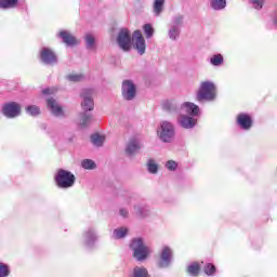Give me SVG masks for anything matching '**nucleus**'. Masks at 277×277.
<instances>
[{
	"mask_svg": "<svg viewBox=\"0 0 277 277\" xmlns=\"http://www.w3.org/2000/svg\"><path fill=\"white\" fill-rule=\"evenodd\" d=\"M130 277H148V268L144 266H135Z\"/></svg>",
	"mask_w": 277,
	"mask_h": 277,
	"instance_id": "nucleus-23",
	"label": "nucleus"
},
{
	"mask_svg": "<svg viewBox=\"0 0 277 277\" xmlns=\"http://www.w3.org/2000/svg\"><path fill=\"white\" fill-rule=\"evenodd\" d=\"M168 36L170 40H173V41L179 40V37L181 36V27L170 25Z\"/></svg>",
	"mask_w": 277,
	"mask_h": 277,
	"instance_id": "nucleus-25",
	"label": "nucleus"
},
{
	"mask_svg": "<svg viewBox=\"0 0 277 277\" xmlns=\"http://www.w3.org/2000/svg\"><path fill=\"white\" fill-rule=\"evenodd\" d=\"M180 114H186V116L196 118L200 116V107L192 102H184L180 106Z\"/></svg>",
	"mask_w": 277,
	"mask_h": 277,
	"instance_id": "nucleus-12",
	"label": "nucleus"
},
{
	"mask_svg": "<svg viewBox=\"0 0 277 277\" xmlns=\"http://www.w3.org/2000/svg\"><path fill=\"white\" fill-rule=\"evenodd\" d=\"M91 122H92V114L84 111L79 115L80 127H83V128L90 127Z\"/></svg>",
	"mask_w": 277,
	"mask_h": 277,
	"instance_id": "nucleus-21",
	"label": "nucleus"
},
{
	"mask_svg": "<svg viewBox=\"0 0 277 277\" xmlns=\"http://www.w3.org/2000/svg\"><path fill=\"white\" fill-rule=\"evenodd\" d=\"M147 170L149 174H157V172H159V164L150 159L147 161Z\"/></svg>",
	"mask_w": 277,
	"mask_h": 277,
	"instance_id": "nucleus-30",
	"label": "nucleus"
},
{
	"mask_svg": "<svg viewBox=\"0 0 277 277\" xmlns=\"http://www.w3.org/2000/svg\"><path fill=\"white\" fill-rule=\"evenodd\" d=\"M236 122L238 127L242 129V131H250L252 129V117L246 113H240L236 117Z\"/></svg>",
	"mask_w": 277,
	"mask_h": 277,
	"instance_id": "nucleus-14",
	"label": "nucleus"
},
{
	"mask_svg": "<svg viewBox=\"0 0 277 277\" xmlns=\"http://www.w3.org/2000/svg\"><path fill=\"white\" fill-rule=\"evenodd\" d=\"M163 10H166V0H154L151 5L153 15L159 17L163 14Z\"/></svg>",
	"mask_w": 277,
	"mask_h": 277,
	"instance_id": "nucleus-20",
	"label": "nucleus"
},
{
	"mask_svg": "<svg viewBox=\"0 0 277 277\" xmlns=\"http://www.w3.org/2000/svg\"><path fill=\"white\" fill-rule=\"evenodd\" d=\"M42 94H53V89H43Z\"/></svg>",
	"mask_w": 277,
	"mask_h": 277,
	"instance_id": "nucleus-43",
	"label": "nucleus"
},
{
	"mask_svg": "<svg viewBox=\"0 0 277 277\" xmlns=\"http://www.w3.org/2000/svg\"><path fill=\"white\" fill-rule=\"evenodd\" d=\"M172 263H174V251L169 246H163L158 254L156 265L159 269H168L172 267Z\"/></svg>",
	"mask_w": 277,
	"mask_h": 277,
	"instance_id": "nucleus-6",
	"label": "nucleus"
},
{
	"mask_svg": "<svg viewBox=\"0 0 277 277\" xmlns=\"http://www.w3.org/2000/svg\"><path fill=\"white\" fill-rule=\"evenodd\" d=\"M130 250H132V256L138 262L146 261L150 254H153V249L144 242V238H134L130 242Z\"/></svg>",
	"mask_w": 277,
	"mask_h": 277,
	"instance_id": "nucleus-3",
	"label": "nucleus"
},
{
	"mask_svg": "<svg viewBox=\"0 0 277 277\" xmlns=\"http://www.w3.org/2000/svg\"><path fill=\"white\" fill-rule=\"evenodd\" d=\"M176 134V130L174 124L170 121H162L157 130V135L160 142L164 144H170L174 141V135Z\"/></svg>",
	"mask_w": 277,
	"mask_h": 277,
	"instance_id": "nucleus-5",
	"label": "nucleus"
},
{
	"mask_svg": "<svg viewBox=\"0 0 277 277\" xmlns=\"http://www.w3.org/2000/svg\"><path fill=\"white\" fill-rule=\"evenodd\" d=\"M83 79L82 74H71L67 76V80L77 83Z\"/></svg>",
	"mask_w": 277,
	"mask_h": 277,
	"instance_id": "nucleus-39",
	"label": "nucleus"
},
{
	"mask_svg": "<svg viewBox=\"0 0 277 277\" xmlns=\"http://www.w3.org/2000/svg\"><path fill=\"white\" fill-rule=\"evenodd\" d=\"M167 170H170V172H174L179 168V163L174 160H169L166 163Z\"/></svg>",
	"mask_w": 277,
	"mask_h": 277,
	"instance_id": "nucleus-40",
	"label": "nucleus"
},
{
	"mask_svg": "<svg viewBox=\"0 0 277 277\" xmlns=\"http://www.w3.org/2000/svg\"><path fill=\"white\" fill-rule=\"evenodd\" d=\"M26 113L29 115V116H40V107L36 106V105H30V106H27L26 107Z\"/></svg>",
	"mask_w": 277,
	"mask_h": 277,
	"instance_id": "nucleus-34",
	"label": "nucleus"
},
{
	"mask_svg": "<svg viewBox=\"0 0 277 277\" xmlns=\"http://www.w3.org/2000/svg\"><path fill=\"white\" fill-rule=\"evenodd\" d=\"M162 109L169 111L170 114H175L176 111L181 113V106L174 100H167L162 102Z\"/></svg>",
	"mask_w": 277,
	"mask_h": 277,
	"instance_id": "nucleus-19",
	"label": "nucleus"
},
{
	"mask_svg": "<svg viewBox=\"0 0 277 277\" xmlns=\"http://www.w3.org/2000/svg\"><path fill=\"white\" fill-rule=\"evenodd\" d=\"M273 25L275 27H277V10L275 11L274 15H273Z\"/></svg>",
	"mask_w": 277,
	"mask_h": 277,
	"instance_id": "nucleus-42",
	"label": "nucleus"
},
{
	"mask_svg": "<svg viewBox=\"0 0 277 277\" xmlns=\"http://www.w3.org/2000/svg\"><path fill=\"white\" fill-rule=\"evenodd\" d=\"M10 265L0 262V277H8L10 276Z\"/></svg>",
	"mask_w": 277,
	"mask_h": 277,
	"instance_id": "nucleus-35",
	"label": "nucleus"
},
{
	"mask_svg": "<svg viewBox=\"0 0 277 277\" xmlns=\"http://www.w3.org/2000/svg\"><path fill=\"white\" fill-rule=\"evenodd\" d=\"M91 142L93 146L101 148L103 144H105V135H101L98 133L91 135Z\"/></svg>",
	"mask_w": 277,
	"mask_h": 277,
	"instance_id": "nucleus-27",
	"label": "nucleus"
},
{
	"mask_svg": "<svg viewBox=\"0 0 277 277\" xmlns=\"http://www.w3.org/2000/svg\"><path fill=\"white\" fill-rule=\"evenodd\" d=\"M2 114L5 118H18V116H21V104L16 102L4 104Z\"/></svg>",
	"mask_w": 277,
	"mask_h": 277,
	"instance_id": "nucleus-10",
	"label": "nucleus"
},
{
	"mask_svg": "<svg viewBox=\"0 0 277 277\" xmlns=\"http://www.w3.org/2000/svg\"><path fill=\"white\" fill-rule=\"evenodd\" d=\"M81 166L84 170H94L96 169V162L92 159H84L81 162Z\"/></svg>",
	"mask_w": 277,
	"mask_h": 277,
	"instance_id": "nucleus-32",
	"label": "nucleus"
},
{
	"mask_svg": "<svg viewBox=\"0 0 277 277\" xmlns=\"http://www.w3.org/2000/svg\"><path fill=\"white\" fill-rule=\"evenodd\" d=\"M48 103V107L51 111V114H53V116H55L56 118H64V109H62V106H60V104H57V101H55V98L50 97L47 101Z\"/></svg>",
	"mask_w": 277,
	"mask_h": 277,
	"instance_id": "nucleus-16",
	"label": "nucleus"
},
{
	"mask_svg": "<svg viewBox=\"0 0 277 277\" xmlns=\"http://www.w3.org/2000/svg\"><path fill=\"white\" fill-rule=\"evenodd\" d=\"M84 41L87 44V49H94V43L96 42V39L94 38V35L88 32L84 36Z\"/></svg>",
	"mask_w": 277,
	"mask_h": 277,
	"instance_id": "nucleus-31",
	"label": "nucleus"
},
{
	"mask_svg": "<svg viewBox=\"0 0 277 277\" xmlns=\"http://www.w3.org/2000/svg\"><path fill=\"white\" fill-rule=\"evenodd\" d=\"M211 66H222L224 64V56L222 54H214L210 57Z\"/></svg>",
	"mask_w": 277,
	"mask_h": 277,
	"instance_id": "nucleus-28",
	"label": "nucleus"
},
{
	"mask_svg": "<svg viewBox=\"0 0 277 277\" xmlns=\"http://www.w3.org/2000/svg\"><path fill=\"white\" fill-rule=\"evenodd\" d=\"M39 55L42 64L47 66H55L57 64V54L51 48H42Z\"/></svg>",
	"mask_w": 277,
	"mask_h": 277,
	"instance_id": "nucleus-9",
	"label": "nucleus"
},
{
	"mask_svg": "<svg viewBox=\"0 0 277 277\" xmlns=\"http://www.w3.org/2000/svg\"><path fill=\"white\" fill-rule=\"evenodd\" d=\"M18 5V0H0V10H12Z\"/></svg>",
	"mask_w": 277,
	"mask_h": 277,
	"instance_id": "nucleus-24",
	"label": "nucleus"
},
{
	"mask_svg": "<svg viewBox=\"0 0 277 277\" xmlns=\"http://www.w3.org/2000/svg\"><path fill=\"white\" fill-rule=\"evenodd\" d=\"M119 215H120L121 217H124V219L129 217V209H127V208H120V209H119Z\"/></svg>",
	"mask_w": 277,
	"mask_h": 277,
	"instance_id": "nucleus-41",
	"label": "nucleus"
},
{
	"mask_svg": "<svg viewBox=\"0 0 277 277\" xmlns=\"http://www.w3.org/2000/svg\"><path fill=\"white\" fill-rule=\"evenodd\" d=\"M249 2L254 10H263V5L265 4V0H249Z\"/></svg>",
	"mask_w": 277,
	"mask_h": 277,
	"instance_id": "nucleus-38",
	"label": "nucleus"
},
{
	"mask_svg": "<svg viewBox=\"0 0 277 277\" xmlns=\"http://www.w3.org/2000/svg\"><path fill=\"white\" fill-rule=\"evenodd\" d=\"M129 234V228L118 227L113 232V239H124V236Z\"/></svg>",
	"mask_w": 277,
	"mask_h": 277,
	"instance_id": "nucleus-26",
	"label": "nucleus"
},
{
	"mask_svg": "<svg viewBox=\"0 0 277 277\" xmlns=\"http://www.w3.org/2000/svg\"><path fill=\"white\" fill-rule=\"evenodd\" d=\"M131 42H133L134 49L138 55L146 53V40L142 35V31L135 30L131 37V31L127 28H121L117 36V44L121 51H131Z\"/></svg>",
	"mask_w": 277,
	"mask_h": 277,
	"instance_id": "nucleus-1",
	"label": "nucleus"
},
{
	"mask_svg": "<svg viewBox=\"0 0 277 277\" xmlns=\"http://www.w3.org/2000/svg\"><path fill=\"white\" fill-rule=\"evenodd\" d=\"M184 16L181 15V14H177L175 16L172 17V21H171V26L173 27H181L183 25V21H184Z\"/></svg>",
	"mask_w": 277,
	"mask_h": 277,
	"instance_id": "nucleus-33",
	"label": "nucleus"
},
{
	"mask_svg": "<svg viewBox=\"0 0 277 277\" xmlns=\"http://www.w3.org/2000/svg\"><path fill=\"white\" fill-rule=\"evenodd\" d=\"M143 146L144 145H142V143L138 140L132 138L126 147V153L129 157L137 155V153L142 150Z\"/></svg>",
	"mask_w": 277,
	"mask_h": 277,
	"instance_id": "nucleus-17",
	"label": "nucleus"
},
{
	"mask_svg": "<svg viewBox=\"0 0 277 277\" xmlns=\"http://www.w3.org/2000/svg\"><path fill=\"white\" fill-rule=\"evenodd\" d=\"M217 98V87L214 81L205 80L199 83L196 92V101L198 103H213Z\"/></svg>",
	"mask_w": 277,
	"mask_h": 277,
	"instance_id": "nucleus-2",
	"label": "nucleus"
},
{
	"mask_svg": "<svg viewBox=\"0 0 277 277\" xmlns=\"http://www.w3.org/2000/svg\"><path fill=\"white\" fill-rule=\"evenodd\" d=\"M121 94L124 101H133L137 94V88L133 80H123L121 85Z\"/></svg>",
	"mask_w": 277,
	"mask_h": 277,
	"instance_id": "nucleus-8",
	"label": "nucleus"
},
{
	"mask_svg": "<svg viewBox=\"0 0 277 277\" xmlns=\"http://www.w3.org/2000/svg\"><path fill=\"white\" fill-rule=\"evenodd\" d=\"M81 241L83 248L87 250H94L96 248V242L98 241V229L94 226L84 229Z\"/></svg>",
	"mask_w": 277,
	"mask_h": 277,
	"instance_id": "nucleus-7",
	"label": "nucleus"
},
{
	"mask_svg": "<svg viewBox=\"0 0 277 277\" xmlns=\"http://www.w3.org/2000/svg\"><path fill=\"white\" fill-rule=\"evenodd\" d=\"M77 177L72 172L64 169H60L54 175V183L58 189H70L75 187Z\"/></svg>",
	"mask_w": 277,
	"mask_h": 277,
	"instance_id": "nucleus-4",
	"label": "nucleus"
},
{
	"mask_svg": "<svg viewBox=\"0 0 277 277\" xmlns=\"http://www.w3.org/2000/svg\"><path fill=\"white\" fill-rule=\"evenodd\" d=\"M187 272L190 276H198V274H200V264H198V262L192 263L188 265Z\"/></svg>",
	"mask_w": 277,
	"mask_h": 277,
	"instance_id": "nucleus-29",
	"label": "nucleus"
},
{
	"mask_svg": "<svg viewBox=\"0 0 277 277\" xmlns=\"http://www.w3.org/2000/svg\"><path fill=\"white\" fill-rule=\"evenodd\" d=\"M144 29V34L146 36V38H153V35L155 34V29L153 28V26L150 24H145L143 26Z\"/></svg>",
	"mask_w": 277,
	"mask_h": 277,
	"instance_id": "nucleus-37",
	"label": "nucleus"
},
{
	"mask_svg": "<svg viewBox=\"0 0 277 277\" xmlns=\"http://www.w3.org/2000/svg\"><path fill=\"white\" fill-rule=\"evenodd\" d=\"M203 272L207 276H214L215 265H213L212 263H207L203 267Z\"/></svg>",
	"mask_w": 277,
	"mask_h": 277,
	"instance_id": "nucleus-36",
	"label": "nucleus"
},
{
	"mask_svg": "<svg viewBox=\"0 0 277 277\" xmlns=\"http://www.w3.org/2000/svg\"><path fill=\"white\" fill-rule=\"evenodd\" d=\"M58 38H61L67 47H75L76 44H79V41L72 34L68 32V30H61L58 32Z\"/></svg>",
	"mask_w": 277,
	"mask_h": 277,
	"instance_id": "nucleus-18",
	"label": "nucleus"
},
{
	"mask_svg": "<svg viewBox=\"0 0 277 277\" xmlns=\"http://www.w3.org/2000/svg\"><path fill=\"white\" fill-rule=\"evenodd\" d=\"M210 8L215 12L226 9V0H210Z\"/></svg>",
	"mask_w": 277,
	"mask_h": 277,
	"instance_id": "nucleus-22",
	"label": "nucleus"
},
{
	"mask_svg": "<svg viewBox=\"0 0 277 277\" xmlns=\"http://www.w3.org/2000/svg\"><path fill=\"white\" fill-rule=\"evenodd\" d=\"M133 213L134 215H137V217H148V215L153 213V210L146 202L140 201L133 206Z\"/></svg>",
	"mask_w": 277,
	"mask_h": 277,
	"instance_id": "nucleus-15",
	"label": "nucleus"
},
{
	"mask_svg": "<svg viewBox=\"0 0 277 277\" xmlns=\"http://www.w3.org/2000/svg\"><path fill=\"white\" fill-rule=\"evenodd\" d=\"M81 108L83 111H92L94 109V100L92 98V90L83 89L81 92Z\"/></svg>",
	"mask_w": 277,
	"mask_h": 277,
	"instance_id": "nucleus-11",
	"label": "nucleus"
},
{
	"mask_svg": "<svg viewBox=\"0 0 277 277\" xmlns=\"http://www.w3.org/2000/svg\"><path fill=\"white\" fill-rule=\"evenodd\" d=\"M198 123V119L196 117H192L190 115H184V113H180L177 118V124L182 127V129H194Z\"/></svg>",
	"mask_w": 277,
	"mask_h": 277,
	"instance_id": "nucleus-13",
	"label": "nucleus"
}]
</instances>
